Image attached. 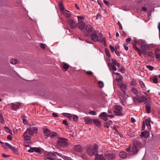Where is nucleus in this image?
<instances>
[{
    "mask_svg": "<svg viewBox=\"0 0 160 160\" xmlns=\"http://www.w3.org/2000/svg\"><path fill=\"white\" fill-rule=\"evenodd\" d=\"M120 88H121V90L123 92V93L119 94V96L121 100V103L123 105H125V104L126 103V101L127 99V97H128V96L126 95L125 94L126 86L125 84L123 83H121L120 85Z\"/></svg>",
    "mask_w": 160,
    "mask_h": 160,
    "instance_id": "nucleus-1",
    "label": "nucleus"
},
{
    "mask_svg": "<svg viewBox=\"0 0 160 160\" xmlns=\"http://www.w3.org/2000/svg\"><path fill=\"white\" fill-rule=\"evenodd\" d=\"M91 39L95 42L100 41L101 42H105L104 38L103 37L102 34L101 33H98L95 31L93 32L91 35Z\"/></svg>",
    "mask_w": 160,
    "mask_h": 160,
    "instance_id": "nucleus-2",
    "label": "nucleus"
},
{
    "mask_svg": "<svg viewBox=\"0 0 160 160\" xmlns=\"http://www.w3.org/2000/svg\"><path fill=\"white\" fill-rule=\"evenodd\" d=\"M137 42L136 40L134 41V42L133 43L132 45L133 48L138 52L140 55H141V53H145L147 52V51L148 49V46L147 45H142L141 46L140 50L137 47H136V43Z\"/></svg>",
    "mask_w": 160,
    "mask_h": 160,
    "instance_id": "nucleus-3",
    "label": "nucleus"
},
{
    "mask_svg": "<svg viewBox=\"0 0 160 160\" xmlns=\"http://www.w3.org/2000/svg\"><path fill=\"white\" fill-rule=\"evenodd\" d=\"M87 152L90 156L92 155H97L98 152V147L97 145L95 144L94 147L91 146H88L87 148Z\"/></svg>",
    "mask_w": 160,
    "mask_h": 160,
    "instance_id": "nucleus-4",
    "label": "nucleus"
},
{
    "mask_svg": "<svg viewBox=\"0 0 160 160\" xmlns=\"http://www.w3.org/2000/svg\"><path fill=\"white\" fill-rule=\"evenodd\" d=\"M67 139L65 138L59 137L57 141V144L58 146L61 147H66L68 146V144Z\"/></svg>",
    "mask_w": 160,
    "mask_h": 160,
    "instance_id": "nucleus-5",
    "label": "nucleus"
},
{
    "mask_svg": "<svg viewBox=\"0 0 160 160\" xmlns=\"http://www.w3.org/2000/svg\"><path fill=\"white\" fill-rule=\"evenodd\" d=\"M108 114H107L105 112H103L101 113L100 115V118L104 121H106L108 120V117L113 118L114 117V115L113 112H111V111H109Z\"/></svg>",
    "mask_w": 160,
    "mask_h": 160,
    "instance_id": "nucleus-6",
    "label": "nucleus"
},
{
    "mask_svg": "<svg viewBox=\"0 0 160 160\" xmlns=\"http://www.w3.org/2000/svg\"><path fill=\"white\" fill-rule=\"evenodd\" d=\"M84 18L83 17L79 16L78 17V28L80 30L84 29L85 27V23L82 21L84 20Z\"/></svg>",
    "mask_w": 160,
    "mask_h": 160,
    "instance_id": "nucleus-7",
    "label": "nucleus"
},
{
    "mask_svg": "<svg viewBox=\"0 0 160 160\" xmlns=\"http://www.w3.org/2000/svg\"><path fill=\"white\" fill-rule=\"evenodd\" d=\"M38 131V129L36 127L32 126L28 128L25 132L30 135H32L34 133H37Z\"/></svg>",
    "mask_w": 160,
    "mask_h": 160,
    "instance_id": "nucleus-8",
    "label": "nucleus"
},
{
    "mask_svg": "<svg viewBox=\"0 0 160 160\" xmlns=\"http://www.w3.org/2000/svg\"><path fill=\"white\" fill-rule=\"evenodd\" d=\"M140 99L142 100V102H144L146 104V110H150V107L149 105L150 102L147 100V99L145 96L144 95L142 96L141 98Z\"/></svg>",
    "mask_w": 160,
    "mask_h": 160,
    "instance_id": "nucleus-9",
    "label": "nucleus"
},
{
    "mask_svg": "<svg viewBox=\"0 0 160 160\" xmlns=\"http://www.w3.org/2000/svg\"><path fill=\"white\" fill-rule=\"evenodd\" d=\"M67 21L71 28L73 29L76 28L77 24L76 22L74 20L69 19Z\"/></svg>",
    "mask_w": 160,
    "mask_h": 160,
    "instance_id": "nucleus-10",
    "label": "nucleus"
},
{
    "mask_svg": "<svg viewBox=\"0 0 160 160\" xmlns=\"http://www.w3.org/2000/svg\"><path fill=\"white\" fill-rule=\"evenodd\" d=\"M105 157L109 160H112L115 158V155L113 153H110L108 152L105 154Z\"/></svg>",
    "mask_w": 160,
    "mask_h": 160,
    "instance_id": "nucleus-11",
    "label": "nucleus"
},
{
    "mask_svg": "<svg viewBox=\"0 0 160 160\" xmlns=\"http://www.w3.org/2000/svg\"><path fill=\"white\" fill-rule=\"evenodd\" d=\"M11 107L12 109L16 110L18 109L19 107L22 106V104L19 102H15L12 103L11 104Z\"/></svg>",
    "mask_w": 160,
    "mask_h": 160,
    "instance_id": "nucleus-12",
    "label": "nucleus"
},
{
    "mask_svg": "<svg viewBox=\"0 0 160 160\" xmlns=\"http://www.w3.org/2000/svg\"><path fill=\"white\" fill-rule=\"evenodd\" d=\"M133 145L139 148V149H141L142 148V146L140 141L137 139H135L133 141Z\"/></svg>",
    "mask_w": 160,
    "mask_h": 160,
    "instance_id": "nucleus-13",
    "label": "nucleus"
},
{
    "mask_svg": "<svg viewBox=\"0 0 160 160\" xmlns=\"http://www.w3.org/2000/svg\"><path fill=\"white\" fill-rule=\"evenodd\" d=\"M46 158L50 160H53L56 158V155L52 152H49L46 155Z\"/></svg>",
    "mask_w": 160,
    "mask_h": 160,
    "instance_id": "nucleus-14",
    "label": "nucleus"
},
{
    "mask_svg": "<svg viewBox=\"0 0 160 160\" xmlns=\"http://www.w3.org/2000/svg\"><path fill=\"white\" fill-rule=\"evenodd\" d=\"M74 149L76 152H80L82 151L83 148L80 145H74Z\"/></svg>",
    "mask_w": 160,
    "mask_h": 160,
    "instance_id": "nucleus-15",
    "label": "nucleus"
},
{
    "mask_svg": "<svg viewBox=\"0 0 160 160\" xmlns=\"http://www.w3.org/2000/svg\"><path fill=\"white\" fill-rule=\"evenodd\" d=\"M86 30L88 33L90 34L93 31L92 26L90 25H88L86 27Z\"/></svg>",
    "mask_w": 160,
    "mask_h": 160,
    "instance_id": "nucleus-16",
    "label": "nucleus"
},
{
    "mask_svg": "<svg viewBox=\"0 0 160 160\" xmlns=\"http://www.w3.org/2000/svg\"><path fill=\"white\" fill-rule=\"evenodd\" d=\"M95 160H106L102 154L97 155L95 158Z\"/></svg>",
    "mask_w": 160,
    "mask_h": 160,
    "instance_id": "nucleus-17",
    "label": "nucleus"
},
{
    "mask_svg": "<svg viewBox=\"0 0 160 160\" xmlns=\"http://www.w3.org/2000/svg\"><path fill=\"white\" fill-rule=\"evenodd\" d=\"M139 149V148L132 145V152L133 154H136L137 153Z\"/></svg>",
    "mask_w": 160,
    "mask_h": 160,
    "instance_id": "nucleus-18",
    "label": "nucleus"
},
{
    "mask_svg": "<svg viewBox=\"0 0 160 160\" xmlns=\"http://www.w3.org/2000/svg\"><path fill=\"white\" fill-rule=\"evenodd\" d=\"M159 51L158 49H156L154 52V54L156 58L158 59V60L160 61V54L158 53V52Z\"/></svg>",
    "mask_w": 160,
    "mask_h": 160,
    "instance_id": "nucleus-19",
    "label": "nucleus"
},
{
    "mask_svg": "<svg viewBox=\"0 0 160 160\" xmlns=\"http://www.w3.org/2000/svg\"><path fill=\"white\" fill-rule=\"evenodd\" d=\"M114 113V115L117 116H122L124 115V113L121 112V111H112Z\"/></svg>",
    "mask_w": 160,
    "mask_h": 160,
    "instance_id": "nucleus-20",
    "label": "nucleus"
},
{
    "mask_svg": "<svg viewBox=\"0 0 160 160\" xmlns=\"http://www.w3.org/2000/svg\"><path fill=\"white\" fill-rule=\"evenodd\" d=\"M28 133L25 132L23 133V136L24 137V139L26 141L29 140L31 138V137L30 136L28 135Z\"/></svg>",
    "mask_w": 160,
    "mask_h": 160,
    "instance_id": "nucleus-21",
    "label": "nucleus"
},
{
    "mask_svg": "<svg viewBox=\"0 0 160 160\" xmlns=\"http://www.w3.org/2000/svg\"><path fill=\"white\" fill-rule=\"evenodd\" d=\"M133 99L134 102H135L136 104H138L142 102V100L137 97H134Z\"/></svg>",
    "mask_w": 160,
    "mask_h": 160,
    "instance_id": "nucleus-22",
    "label": "nucleus"
},
{
    "mask_svg": "<svg viewBox=\"0 0 160 160\" xmlns=\"http://www.w3.org/2000/svg\"><path fill=\"white\" fill-rule=\"evenodd\" d=\"M64 15L67 18H69L71 16V14L69 11L66 10L63 12Z\"/></svg>",
    "mask_w": 160,
    "mask_h": 160,
    "instance_id": "nucleus-23",
    "label": "nucleus"
},
{
    "mask_svg": "<svg viewBox=\"0 0 160 160\" xmlns=\"http://www.w3.org/2000/svg\"><path fill=\"white\" fill-rule=\"evenodd\" d=\"M141 135L144 138H147L149 135V132L148 131H145L142 132Z\"/></svg>",
    "mask_w": 160,
    "mask_h": 160,
    "instance_id": "nucleus-24",
    "label": "nucleus"
},
{
    "mask_svg": "<svg viewBox=\"0 0 160 160\" xmlns=\"http://www.w3.org/2000/svg\"><path fill=\"white\" fill-rule=\"evenodd\" d=\"M93 123L96 125L98 127H99L101 126V122L99 121L98 119H93Z\"/></svg>",
    "mask_w": 160,
    "mask_h": 160,
    "instance_id": "nucleus-25",
    "label": "nucleus"
},
{
    "mask_svg": "<svg viewBox=\"0 0 160 160\" xmlns=\"http://www.w3.org/2000/svg\"><path fill=\"white\" fill-rule=\"evenodd\" d=\"M126 153L124 151H122L120 152L119 156L122 158H124L127 157Z\"/></svg>",
    "mask_w": 160,
    "mask_h": 160,
    "instance_id": "nucleus-26",
    "label": "nucleus"
},
{
    "mask_svg": "<svg viewBox=\"0 0 160 160\" xmlns=\"http://www.w3.org/2000/svg\"><path fill=\"white\" fill-rule=\"evenodd\" d=\"M63 115L65 116L66 117L68 118L70 120H71L72 119V116L71 114L69 113H63Z\"/></svg>",
    "mask_w": 160,
    "mask_h": 160,
    "instance_id": "nucleus-27",
    "label": "nucleus"
},
{
    "mask_svg": "<svg viewBox=\"0 0 160 160\" xmlns=\"http://www.w3.org/2000/svg\"><path fill=\"white\" fill-rule=\"evenodd\" d=\"M128 134L130 137H132L135 136V132L134 131H129L128 132Z\"/></svg>",
    "mask_w": 160,
    "mask_h": 160,
    "instance_id": "nucleus-28",
    "label": "nucleus"
},
{
    "mask_svg": "<svg viewBox=\"0 0 160 160\" xmlns=\"http://www.w3.org/2000/svg\"><path fill=\"white\" fill-rule=\"evenodd\" d=\"M44 135L47 136L50 134V131L48 129H44Z\"/></svg>",
    "mask_w": 160,
    "mask_h": 160,
    "instance_id": "nucleus-29",
    "label": "nucleus"
},
{
    "mask_svg": "<svg viewBox=\"0 0 160 160\" xmlns=\"http://www.w3.org/2000/svg\"><path fill=\"white\" fill-rule=\"evenodd\" d=\"M9 148L14 153H16L17 152V150L15 147H12L11 145H9Z\"/></svg>",
    "mask_w": 160,
    "mask_h": 160,
    "instance_id": "nucleus-30",
    "label": "nucleus"
},
{
    "mask_svg": "<svg viewBox=\"0 0 160 160\" xmlns=\"http://www.w3.org/2000/svg\"><path fill=\"white\" fill-rule=\"evenodd\" d=\"M145 123H146V126H147V128L148 129L150 128L151 125H150V122L149 121L148 119H146Z\"/></svg>",
    "mask_w": 160,
    "mask_h": 160,
    "instance_id": "nucleus-31",
    "label": "nucleus"
},
{
    "mask_svg": "<svg viewBox=\"0 0 160 160\" xmlns=\"http://www.w3.org/2000/svg\"><path fill=\"white\" fill-rule=\"evenodd\" d=\"M148 56L151 58V59H154L153 53L151 52H149L148 54Z\"/></svg>",
    "mask_w": 160,
    "mask_h": 160,
    "instance_id": "nucleus-32",
    "label": "nucleus"
},
{
    "mask_svg": "<svg viewBox=\"0 0 160 160\" xmlns=\"http://www.w3.org/2000/svg\"><path fill=\"white\" fill-rule=\"evenodd\" d=\"M57 135V133L56 132L51 133L50 134V137L51 138L54 139Z\"/></svg>",
    "mask_w": 160,
    "mask_h": 160,
    "instance_id": "nucleus-33",
    "label": "nucleus"
},
{
    "mask_svg": "<svg viewBox=\"0 0 160 160\" xmlns=\"http://www.w3.org/2000/svg\"><path fill=\"white\" fill-rule=\"evenodd\" d=\"M0 122L4 124L5 122L2 114L0 112Z\"/></svg>",
    "mask_w": 160,
    "mask_h": 160,
    "instance_id": "nucleus-34",
    "label": "nucleus"
},
{
    "mask_svg": "<svg viewBox=\"0 0 160 160\" xmlns=\"http://www.w3.org/2000/svg\"><path fill=\"white\" fill-rule=\"evenodd\" d=\"M85 120L86 122L88 124H91L92 123V120L90 119H89L88 118H85Z\"/></svg>",
    "mask_w": 160,
    "mask_h": 160,
    "instance_id": "nucleus-35",
    "label": "nucleus"
},
{
    "mask_svg": "<svg viewBox=\"0 0 160 160\" xmlns=\"http://www.w3.org/2000/svg\"><path fill=\"white\" fill-rule=\"evenodd\" d=\"M10 144L8 143H4V145H3V147L5 149H6L8 148V147L9 148V145H10Z\"/></svg>",
    "mask_w": 160,
    "mask_h": 160,
    "instance_id": "nucleus-36",
    "label": "nucleus"
},
{
    "mask_svg": "<svg viewBox=\"0 0 160 160\" xmlns=\"http://www.w3.org/2000/svg\"><path fill=\"white\" fill-rule=\"evenodd\" d=\"M132 90L136 96H138V92L136 89L134 88H132Z\"/></svg>",
    "mask_w": 160,
    "mask_h": 160,
    "instance_id": "nucleus-37",
    "label": "nucleus"
},
{
    "mask_svg": "<svg viewBox=\"0 0 160 160\" xmlns=\"http://www.w3.org/2000/svg\"><path fill=\"white\" fill-rule=\"evenodd\" d=\"M63 68L66 70V71H67L69 68V66L67 63H65L63 66Z\"/></svg>",
    "mask_w": 160,
    "mask_h": 160,
    "instance_id": "nucleus-38",
    "label": "nucleus"
},
{
    "mask_svg": "<svg viewBox=\"0 0 160 160\" xmlns=\"http://www.w3.org/2000/svg\"><path fill=\"white\" fill-rule=\"evenodd\" d=\"M17 62V60L15 59H12L10 61V62L13 65L16 64Z\"/></svg>",
    "mask_w": 160,
    "mask_h": 160,
    "instance_id": "nucleus-39",
    "label": "nucleus"
},
{
    "mask_svg": "<svg viewBox=\"0 0 160 160\" xmlns=\"http://www.w3.org/2000/svg\"><path fill=\"white\" fill-rule=\"evenodd\" d=\"M59 7L61 11H62L64 9V7L63 4L62 2H60L59 3Z\"/></svg>",
    "mask_w": 160,
    "mask_h": 160,
    "instance_id": "nucleus-40",
    "label": "nucleus"
},
{
    "mask_svg": "<svg viewBox=\"0 0 160 160\" xmlns=\"http://www.w3.org/2000/svg\"><path fill=\"white\" fill-rule=\"evenodd\" d=\"M73 120L77 122L78 120V118L77 116L73 115L72 117Z\"/></svg>",
    "mask_w": 160,
    "mask_h": 160,
    "instance_id": "nucleus-41",
    "label": "nucleus"
},
{
    "mask_svg": "<svg viewBox=\"0 0 160 160\" xmlns=\"http://www.w3.org/2000/svg\"><path fill=\"white\" fill-rule=\"evenodd\" d=\"M122 107L120 106L116 105L114 107V110H122Z\"/></svg>",
    "mask_w": 160,
    "mask_h": 160,
    "instance_id": "nucleus-42",
    "label": "nucleus"
},
{
    "mask_svg": "<svg viewBox=\"0 0 160 160\" xmlns=\"http://www.w3.org/2000/svg\"><path fill=\"white\" fill-rule=\"evenodd\" d=\"M4 128L6 129V131L9 133H12V131L7 127H5Z\"/></svg>",
    "mask_w": 160,
    "mask_h": 160,
    "instance_id": "nucleus-43",
    "label": "nucleus"
},
{
    "mask_svg": "<svg viewBox=\"0 0 160 160\" xmlns=\"http://www.w3.org/2000/svg\"><path fill=\"white\" fill-rule=\"evenodd\" d=\"M105 53L108 57H109L110 56L109 50L108 49H106L105 50Z\"/></svg>",
    "mask_w": 160,
    "mask_h": 160,
    "instance_id": "nucleus-44",
    "label": "nucleus"
},
{
    "mask_svg": "<svg viewBox=\"0 0 160 160\" xmlns=\"http://www.w3.org/2000/svg\"><path fill=\"white\" fill-rule=\"evenodd\" d=\"M153 82L154 83H157L158 82V79L157 78L154 77L152 79Z\"/></svg>",
    "mask_w": 160,
    "mask_h": 160,
    "instance_id": "nucleus-45",
    "label": "nucleus"
},
{
    "mask_svg": "<svg viewBox=\"0 0 160 160\" xmlns=\"http://www.w3.org/2000/svg\"><path fill=\"white\" fill-rule=\"evenodd\" d=\"M122 77L121 75H119L116 77V80L117 81H120L122 80Z\"/></svg>",
    "mask_w": 160,
    "mask_h": 160,
    "instance_id": "nucleus-46",
    "label": "nucleus"
},
{
    "mask_svg": "<svg viewBox=\"0 0 160 160\" xmlns=\"http://www.w3.org/2000/svg\"><path fill=\"white\" fill-rule=\"evenodd\" d=\"M34 152H36L40 153L41 152V150L39 148H34Z\"/></svg>",
    "mask_w": 160,
    "mask_h": 160,
    "instance_id": "nucleus-47",
    "label": "nucleus"
},
{
    "mask_svg": "<svg viewBox=\"0 0 160 160\" xmlns=\"http://www.w3.org/2000/svg\"><path fill=\"white\" fill-rule=\"evenodd\" d=\"M139 83L142 88H143L145 87V85L142 81H140L139 82Z\"/></svg>",
    "mask_w": 160,
    "mask_h": 160,
    "instance_id": "nucleus-48",
    "label": "nucleus"
},
{
    "mask_svg": "<svg viewBox=\"0 0 160 160\" xmlns=\"http://www.w3.org/2000/svg\"><path fill=\"white\" fill-rule=\"evenodd\" d=\"M146 67L150 71H152L153 69V67L152 66L147 65L146 66Z\"/></svg>",
    "mask_w": 160,
    "mask_h": 160,
    "instance_id": "nucleus-49",
    "label": "nucleus"
},
{
    "mask_svg": "<svg viewBox=\"0 0 160 160\" xmlns=\"http://www.w3.org/2000/svg\"><path fill=\"white\" fill-rule=\"evenodd\" d=\"M54 152V153H56L58 156L61 157V158H63V157H64V156H63V155H62L60 153H58V152Z\"/></svg>",
    "mask_w": 160,
    "mask_h": 160,
    "instance_id": "nucleus-50",
    "label": "nucleus"
},
{
    "mask_svg": "<svg viewBox=\"0 0 160 160\" xmlns=\"http://www.w3.org/2000/svg\"><path fill=\"white\" fill-rule=\"evenodd\" d=\"M99 87L100 88H102L103 86V83L101 81H99L98 82Z\"/></svg>",
    "mask_w": 160,
    "mask_h": 160,
    "instance_id": "nucleus-51",
    "label": "nucleus"
},
{
    "mask_svg": "<svg viewBox=\"0 0 160 160\" xmlns=\"http://www.w3.org/2000/svg\"><path fill=\"white\" fill-rule=\"evenodd\" d=\"M112 63L115 65H117L118 62H117L116 60L115 59L112 60Z\"/></svg>",
    "mask_w": 160,
    "mask_h": 160,
    "instance_id": "nucleus-52",
    "label": "nucleus"
},
{
    "mask_svg": "<svg viewBox=\"0 0 160 160\" xmlns=\"http://www.w3.org/2000/svg\"><path fill=\"white\" fill-rule=\"evenodd\" d=\"M102 15L101 14H100L99 13H98L96 16V19H100L101 18Z\"/></svg>",
    "mask_w": 160,
    "mask_h": 160,
    "instance_id": "nucleus-53",
    "label": "nucleus"
},
{
    "mask_svg": "<svg viewBox=\"0 0 160 160\" xmlns=\"http://www.w3.org/2000/svg\"><path fill=\"white\" fill-rule=\"evenodd\" d=\"M88 113L89 114H91V115H96V113L93 111H91L90 112H89Z\"/></svg>",
    "mask_w": 160,
    "mask_h": 160,
    "instance_id": "nucleus-54",
    "label": "nucleus"
},
{
    "mask_svg": "<svg viewBox=\"0 0 160 160\" xmlns=\"http://www.w3.org/2000/svg\"><path fill=\"white\" fill-rule=\"evenodd\" d=\"M22 120L23 121V122L24 124L27 125L28 124V122L27 121L26 119H24L23 118H22Z\"/></svg>",
    "mask_w": 160,
    "mask_h": 160,
    "instance_id": "nucleus-55",
    "label": "nucleus"
},
{
    "mask_svg": "<svg viewBox=\"0 0 160 160\" xmlns=\"http://www.w3.org/2000/svg\"><path fill=\"white\" fill-rule=\"evenodd\" d=\"M109 48L112 52H113L115 51V48L111 45L109 46Z\"/></svg>",
    "mask_w": 160,
    "mask_h": 160,
    "instance_id": "nucleus-56",
    "label": "nucleus"
},
{
    "mask_svg": "<svg viewBox=\"0 0 160 160\" xmlns=\"http://www.w3.org/2000/svg\"><path fill=\"white\" fill-rule=\"evenodd\" d=\"M111 67L112 69L114 71H116L117 70V68L116 67L113 65H111Z\"/></svg>",
    "mask_w": 160,
    "mask_h": 160,
    "instance_id": "nucleus-57",
    "label": "nucleus"
},
{
    "mask_svg": "<svg viewBox=\"0 0 160 160\" xmlns=\"http://www.w3.org/2000/svg\"><path fill=\"white\" fill-rule=\"evenodd\" d=\"M31 143L28 142H26L25 143V146L26 147H29Z\"/></svg>",
    "mask_w": 160,
    "mask_h": 160,
    "instance_id": "nucleus-58",
    "label": "nucleus"
},
{
    "mask_svg": "<svg viewBox=\"0 0 160 160\" xmlns=\"http://www.w3.org/2000/svg\"><path fill=\"white\" fill-rule=\"evenodd\" d=\"M63 159L64 160H71V159L68 157L64 156V157H63Z\"/></svg>",
    "mask_w": 160,
    "mask_h": 160,
    "instance_id": "nucleus-59",
    "label": "nucleus"
},
{
    "mask_svg": "<svg viewBox=\"0 0 160 160\" xmlns=\"http://www.w3.org/2000/svg\"><path fill=\"white\" fill-rule=\"evenodd\" d=\"M86 73L89 75H92V72L91 71H88L86 72Z\"/></svg>",
    "mask_w": 160,
    "mask_h": 160,
    "instance_id": "nucleus-60",
    "label": "nucleus"
},
{
    "mask_svg": "<svg viewBox=\"0 0 160 160\" xmlns=\"http://www.w3.org/2000/svg\"><path fill=\"white\" fill-rule=\"evenodd\" d=\"M34 148H31L28 150V152H34Z\"/></svg>",
    "mask_w": 160,
    "mask_h": 160,
    "instance_id": "nucleus-61",
    "label": "nucleus"
},
{
    "mask_svg": "<svg viewBox=\"0 0 160 160\" xmlns=\"http://www.w3.org/2000/svg\"><path fill=\"white\" fill-rule=\"evenodd\" d=\"M62 123L66 126H67L68 125V123L66 120H64L63 121Z\"/></svg>",
    "mask_w": 160,
    "mask_h": 160,
    "instance_id": "nucleus-62",
    "label": "nucleus"
},
{
    "mask_svg": "<svg viewBox=\"0 0 160 160\" xmlns=\"http://www.w3.org/2000/svg\"><path fill=\"white\" fill-rule=\"evenodd\" d=\"M41 47L42 48L45 49L46 48L45 45L43 43L41 44Z\"/></svg>",
    "mask_w": 160,
    "mask_h": 160,
    "instance_id": "nucleus-63",
    "label": "nucleus"
},
{
    "mask_svg": "<svg viewBox=\"0 0 160 160\" xmlns=\"http://www.w3.org/2000/svg\"><path fill=\"white\" fill-rule=\"evenodd\" d=\"M124 49L126 51H127L128 50V47L127 44L124 45Z\"/></svg>",
    "mask_w": 160,
    "mask_h": 160,
    "instance_id": "nucleus-64",
    "label": "nucleus"
}]
</instances>
